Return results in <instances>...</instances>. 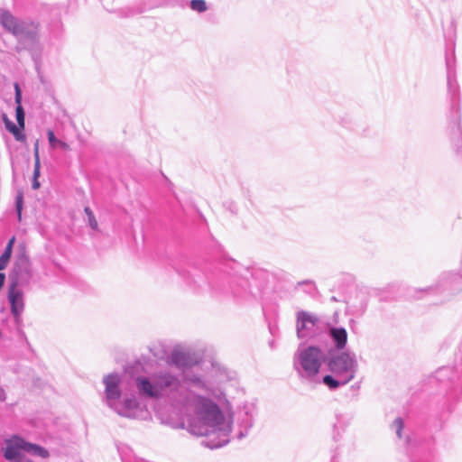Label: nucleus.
I'll return each instance as SVG.
<instances>
[{
    "instance_id": "1",
    "label": "nucleus",
    "mask_w": 462,
    "mask_h": 462,
    "mask_svg": "<svg viewBox=\"0 0 462 462\" xmlns=\"http://www.w3.org/2000/svg\"><path fill=\"white\" fill-rule=\"evenodd\" d=\"M328 368L337 378L341 379L343 384L349 383L355 376V362L346 353L332 357L328 362Z\"/></svg>"
},
{
    "instance_id": "2",
    "label": "nucleus",
    "mask_w": 462,
    "mask_h": 462,
    "mask_svg": "<svg viewBox=\"0 0 462 462\" xmlns=\"http://www.w3.org/2000/svg\"><path fill=\"white\" fill-rule=\"evenodd\" d=\"M322 357L321 350L316 346H309L299 354L300 364L310 376H314L319 372Z\"/></svg>"
},
{
    "instance_id": "3",
    "label": "nucleus",
    "mask_w": 462,
    "mask_h": 462,
    "mask_svg": "<svg viewBox=\"0 0 462 462\" xmlns=\"http://www.w3.org/2000/svg\"><path fill=\"white\" fill-rule=\"evenodd\" d=\"M198 416L199 420L208 426H216L220 423L222 414L218 407L212 402L199 398L198 400Z\"/></svg>"
},
{
    "instance_id": "4",
    "label": "nucleus",
    "mask_w": 462,
    "mask_h": 462,
    "mask_svg": "<svg viewBox=\"0 0 462 462\" xmlns=\"http://www.w3.org/2000/svg\"><path fill=\"white\" fill-rule=\"evenodd\" d=\"M26 441L17 436H14L6 441L5 457L11 462H22V451H25Z\"/></svg>"
},
{
    "instance_id": "5",
    "label": "nucleus",
    "mask_w": 462,
    "mask_h": 462,
    "mask_svg": "<svg viewBox=\"0 0 462 462\" xmlns=\"http://www.w3.org/2000/svg\"><path fill=\"white\" fill-rule=\"evenodd\" d=\"M0 23L14 35H20L26 33L27 26H32L34 29L37 28V24L33 23H20L15 17L9 12H3L0 14Z\"/></svg>"
},
{
    "instance_id": "6",
    "label": "nucleus",
    "mask_w": 462,
    "mask_h": 462,
    "mask_svg": "<svg viewBox=\"0 0 462 462\" xmlns=\"http://www.w3.org/2000/svg\"><path fill=\"white\" fill-rule=\"evenodd\" d=\"M8 300L11 304V312L16 322L21 321V316L24 310L23 295L14 284L8 291Z\"/></svg>"
},
{
    "instance_id": "7",
    "label": "nucleus",
    "mask_w": 462,
    "mask_h": 462,
    "mask_svg": "<svg viewBox=\"0 0 462 462\" xmlns=\"http://www.w3.org/2000/svg\"><path fill=\"white\" fill-rule=\"evenodd\" d=\"M170 384V377L164 378L163 383H156L155 384H152L151 382L144 377L137 379V387L139 391L149 397H158L161 392Z\"/></svg>"
},
{
    "instance_id": "8",
    "label": "nucleus",
    "mask_w": 462,
    "mask_h": 462,
    "mask_svg": "<svg viewBox=\"0 0 462 462\" xmlns=\"http://www.w3.org/2000/svg\"><path fill=\"white\" fill-rule=\"evenodd\" d=\"M104 382L106 384V393L107 399H118L120 397L118 376L115 374H109L105 378Z\"/></svg>"
},
{
    "instance_id": "9",
    "label": "nucleus",
    "mask_w": 462,
    "mask_h": 462,
    "mask_svg": "<svg viewBox=\"0 0 462 462\" xmlns=\"http://www.w3.org/2000/svg\"><path fill=\"white\" fill-rule=\"evenodd\" d=\"M14 90H15V103L17 105L16 106V120L19 127L21 129L24 128V111L23 109V106L21 105L22 102V92L21 88L18 85V83L14 84Z\"/></svg>"
},
{
    "instance_id": "10",
    "label": "nucleus",
    "mask_w": 462,
    "mask_h": 462,
    "mask_svg": "<svg viewBox=\"0 0 462 462\" xmlns=\"http://www.w3.org/2000/svg\"><path fill=\"white\" fill-rule=\"evenodd\" d=\"M330 335L336 342V346L338 349H342L346 346L347 341V333L345 328H331Z\"/></svg>"
},
{
    "instance_id": "11",
    "label": "nucleus",
    "mask_w": 462,
    "mask_h": 462,
    "mask_svg": "<svg viewBox=\"0 0 462 462\" xmlns=\"http://www.w3.org/2000/svg\"><path fill=\"white\" fill-rule=\"evenodd\" d=\"M47 135H48V140H49L50 145L52 149H61L63 151L70 150V146L67 143H65L61 140H59L55 137L53 131L49 130L47 133Z\"/></svg>"
},
{
    "instance_id": "12",
    "label": "nucleus",
    "mask_w": 462,
    "mask_h": 462,
    "mask_svg": "<svg viewBox=\"0 0 462 462\" xmlns=\"http://www.w3.org/2000/svg\"><path fill=\"white\" fill-rule=\"evenodd\" d=\"M25 451L32 453L33 455L41 457L42 458H47L50 456V453L46 448L37 444L29 443L27 441L25 446Z\"/></svg>"
},
{
    "instance_id": "13",
    "label": "nucleus",
    "mask_w": 462,
    "mask_h": 462,
    "mask_svg": "<svg viewBox=\"0 0 462 462\" xmlns=\"http://www.w3.org/2000/svg\"><path fill=\"white\" fill-rule=\"evenodd\" d=\"M317 319L307 312H300L298 314V331L304 329L307 324L314 325Z\"/></svg>"
},
{
    "instance_id": "14",
    "label": "nucleus",
    "mask_w": 462,
    "mask_h": 462,
    "mask_svg": "<svg viewBox=\"0 0 462 462\" xmlns=\"http://www.w3.org/2000/svg\"><path fill=\"white\" fill-rule=\"evenodd\" d=\"M4 121L5 124L6 129L11 132L16 140L22 141L23 140L24 134L22 133V129L18 126H16L12 121H10L6 116H4Z\"/></svg>"
},
{
    "instance_id": "15",
    "label": "nucleus",
    "mask_w": 462,
    "mask_h": 462,
    "mask_svg": "<svg viewBox=\"0 0 462 462\" xmlns=\"http://www.w3.org/2000/svg\"><path fill=\"white\" fill-rule=\"evenodd\" d=\"M171 360L174 364L180 366L190 365L188 355L181 351H174L171 355Z\"/></svg>"
},
{
    "instance_id": "16",
    "label": "nucleus",
    "mask_w": 462,
    "mask_h": 462,
    "mask_svg": "<svg viewBox=\"0 0 462 462\" xmlns=\"http://www.w3.org/2000/svg\"><path fill=\"white\" fill-rule=\"evenodd\" d=\"M84 211L88 217V221L89 226L94 230H97L98 224H97V221L92 210L88 207H86Z\"/></svg>"
},
{
    "instance_id": "17",
    "label": "nucleus",
    "mask_w": 462,
    "mask_h": 462,
    "mask_svg": "<svg viewBox=\"0 0 462 462\" xmlns=\"http://www.w3.org/2000/svg\"><path fill=\"white\" fill-rule=\"evenodd\" d=\"M323 383L328 385L331 389L337 388L340 384H343L341 383V379L338 378V380L333 378L331 375H325L323 377Z\"/></svg>"
},
{
    "instance_id": "18",
    "label": "nucleus",
    "mask_w": 462,
    "mask_h": 462,
    "mask_svg": "<svg viewBox=\"0 0 462 462\" xmlns=\"http://www.w3.org/2000/svg\"><path fill=\"white\" fill-rule=\"evenodd\" d=\"M190 7L197 12H204L207 10V4L204 0H191Z\"/></svg>"
},
{
    "instance_id": "19",
    "label": "nucleus",
    "mask_w": 462,
    "mask_h": 462,
    "mask_svg": "<svg viewBox=\"0 0 462 462\" xmlns=\"http://www.w3.org/2000/svg\"><path fill=\"white\" fill-rule=\"evenodd\" d=\"M14 239H15V238H14V236H13V237L9 240V242H8V244H7L6 247H5V250L4 254H3V255H5V257H7V258H9V259L11 258V254H12V251H13V245H14Z\"/></svg>"
},
{
    "instance_id": "20",
    "label": "nucleus",
    "mask_w": 462,
    "mask_h": 462,
    "mask_svg": "<svg viewBox=\"0 0 462 462\" xmlns=\"http://www.w3.org/2000/svg\"><path fill=\"white\" fill-rule=\"evenodd\" d=\"M41 162L40 161H34V171H33V179H39L41 172Z\"/></svg>"
},
{
    "instance_id": "21",
    "label": "nucleus",
    "mask_w": 462,
    "mask_h": 462,
    "mask_svg": "<svg viewBox=\"0 0 462 462\" xmlns=\"http://www.w3.org/2000/svg\"><path fill=\"white\" fill-rule=\"evenodd\" d=\"M394 425H395V426H396V428H397V434H398L399 438H401V431H402V427H403V422H402V420L401 419H399V418H398V419H396V420H394Z\"/></svg>"
},
{
    "instance_id": "22",
    "label": "nucleus",
    "mask_w": 462,
    "mask_h": 462,
    "mask_svg": "<svg viewBox=\"0 0 462 462\" xmlns=\"http://www.w3.org/2000/svg\"><path fill=\"white\" fill-rule=\"evenodd\" d=\"M9 260V258L5 257L3 254L0 256V270H3L6 267Z\"/></svg>"
},
{
    "instance_id": "23",
    "label": "nucleus",
    "mask_w": 462,
    "mask_h": 462,
    "mask_svg": "<svg viewBox=\"0 0 462 462\" xmlns=\"http://www.w3.org/2000/svg\"><path fill=\"white\" fill-rule=\"evenodd\" d=\"M22 204H23V198H22V196H19L16 200V208H17L19 218H21Z\"/></svg>"
},
{
    "instance_id": "24",
    "label": "nucleus",
    "mask_w": 462,
    "mask_h": 462,
    "mask_svg": "<svg viewBox=\"0 0 462 462\" xmlns=\"http://www.w3.org/2000/svg\"><path fill=\"white\" fill-rule=\"evenodd\" d=\"M34 161H40V155H39V143L36 141L34 144Z\"/></svg>"
},
{
    "instance_id": "25",
    "label": "nucleus",
    "mask_w": 462,
    "mask_h": 462,
    "mask_svg": "<svg viewBox=\"0 0 462 462\" xmlns=\"http://www.w3.org/2000/svg\"><path fill=\"white\" fill-rule=\"evenodd\" d=\"M40 186H41V184H40L38 179H33L32 189H38L40 188Z\"/></svg>"
},
{
    "instance_id": "26",
    "label": "nucleus",
    "mask_w": 462,
    "mask_h": 462,
    "mask_svg": "<svg viewBox=\"0 0 462 462\" xmlns=\"http://www.w3.org/2000/svg\"><path fill=\"white\" fill-rule=\"evenodd\" d=\"M5 274L4 273H0V289L3 287L4 285V282H5Z\"/></svg>"
},
{
    "instance_id": "27",
    "label": "nucleus",
    "mask_w": 462,
    "mask_h": 462,
    "mask_svg": "<svg viewBox=\"0 0 462 462\" xmlns=\"http://www.w3.org/2000/svg\"><path fill=\"white\" fill-rule=\"evenodd\" d=\"M24 462H33V461H32V460H30V459H27V460H26V461H24Z\"/></svg>"
}]
</instances>
